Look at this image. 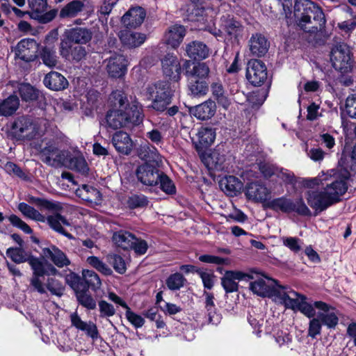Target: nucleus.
Returning a JSON list of instances; mask_svg holds the SVG:
<instances>
[{"instance_id":"1","label":"nucleus","mask_w":356,"mask_h":356,"mask_svg":"<svg viewBox=\"0 0 356 356\" xmlns=\"http://www.w3.org/2000/svg\"><path fill=\"white\" fill-rule=\"evenodd\" d=\"M109 108L102 125L113 130L122 127L131 128L143 122V109L136 100L130 102L122 90H113L108 97Z\"/></svg>"},{"instance_id":"2","label":"nucleus","mask_w":356,"mask_h":356,"mask_svg":"<svg viewBox=\"0 0 356 356\" xmlns=\"http://www.w3.org/2000/svg\"><path fill=\"white\" fill-rule=\"evenodd\" d=\"M245 195L257 202L262 203L264 209H270L276 213L311 217L312 211L302 197L292 199L286 195L270 199V191L259 181H251L245 186Z\"/></svg>"},{"instance_id":"3","label":"nucleus","mask_w":356,"mask_h":356,"mask_svg":"<svg viewBox=\"0 0 356 356\" xmlns=\"http://www.w3.org/2000/svg\"><path fill=\"white\" fill-rule=\"evenodd\" d=\"M293 17L300 30L314 37L325 31L327 20L323 8L312 0H296Z\"/></svg>"},{"instance_id":"4","label":"nucleus","mask_w":356,"mask_h":356,"mask_svg":"<svg viewBox=\"0 0 356 356\" xmlns=\"http://www.w3.org/2000/svg\"><path fill=\"white\" fill-rule=\"evenodd\" d=\"M325 191H307L305 197L308 205L314 210L312 216H317L330 207L341 201V196L348 191V186L341 181L332 180L325 183Z\"/></svg>"},{"instance_id":"5","label":"nucleus","mask_w":356,"mask_h":356,"mask_svg":"<svg viewBox=\"0 0 356 356\" xmlns=\"http://www.w3.org/2000/svg\"><path fill=\"white\" fill-rule=\"evenodd\" d=\"M182 72L186 78L188 90L192 95L202 97L207 95L209 88L211 72L207 62L184 60Z\"/></svg>"},{"instance_id":"6","label":"nucleus","mask_w":356,"mask_h":356,"mask_svg":"<svg viewBox=\"0 0 356 356\" xmlns=\"http://www.w3.org/2000/svg\"><path fill=\"white\" fill-rule=\"evenodd\" d=\"M293 293L297 298H291L286 292L280 295V298L282 304L286 309H290L294 312L298 311L309 318L315 316L316 311L314 308L323 312H329L330 309H334V307L325 302L318 300L311 304L307 302V298L305 295L296 291H293Z\"/></svg>"},{"instance_id":"7","label":"nucleus","mask_w":356,"mask_h":356,"mask_svg":"<svg viewBox=\"0 0 356 356\" xmlns=\"http://www.w3.org/2000/svg\"><path fill=\"white\" fill-rule=\"evenodd\" d=\"M36 124L32 116L17 115L7 124V138L13 143L31 140L35 138Z\"/></svg>"},{"instance_id":"8","label":"nucleus","mask_w":356,"mask_h":356,"mask_svg":"<svg viewBox=\"0 0 356 356\" xmlns=\"http://www.w3.org/2000/svg\"><path fill=\"white\" fill-rule=\"evenodd\" d=\"M356 175V142L353 146L346 144L338 161V169L330 170V178L341 181L348 186L347 181Z\"/></svg>"},{"instance_id":"9","label":"nucleus","mask_w":356,"mask_h":356,"mask_svg":"<svg viewBox=\"0 0 356 356\" xmlns=\"http://www.w3.org/2000/svg\"><path fill=\"white\" fill-rule=\"evenodd\" d=\"M152 100L150 107L157 113L165 112L168 106L172 103L174 96V90L171 82L167 80H159L147 88Z\"/></svg>"},{"instance_id":"10","label":"nucleus","mask_w":356,"mask_h":356,"mask_svg":"<svg viewBox=\"0 0 356 356\" xmlns=\"http://www.w3.org/2000/svg\"><path fill=\"white\" fill-rule=\"evenodd\" d=\"M244 26L241 21L232 15H222L220 18L219 29L214 28L210 33L216 38L238 40L242 37Z\"/></svg>"},{"instance_id":"11","label":"nucleus","mask_w":356,"mask_h":356,"mask_svg":"<svg viewBox=\"0 0 356 356\" xmlns=\"http://www.w3.org/2000/svg\"><path fill=\"white\" fill-rule=\"evenodd\" d=\"M330 60L333 67L341 74L352 72L353 67V54L346 43H339L332 49Z\"/></svg>"},{"instance_id":"12","label":"nucleus","mask_w":356,"mask_h":356,"mask_svg":"<svg viewBox=\"0 0 356 356\" xmlns=\"http://www.w3.org/2000/svg\"><path fill=\"white\" fill-rule=\"evenodd\" d=\"M36 267H33V275L30 280V286L32 291H36L40 294H44L47 291L44 289V284L41 280V277L45 275H55L58 271L49 263H44L38 257L36 259Z\"/></svg>"},{"instance_id":"13","label":"nucleus","mask_w":356,"mask_h":356,"mask_svg":"<svg viewBox=\"0 0 356 356\" xmlns=\"http://www.w3.org/2000/svg\"><path fill=\"white\" fill-rule=\"evenodd\" d=\"M17 92L23 102L36 106L41 111H44L47 105L44 95L29 83H19Z\"/></svg>"},{"instance_id":"14","label":"nucleus","mask_w":356,"mask_h":356,"mask_svg":"<svg viewBox=\"0 0 356 356\" xmlns=\"http://www.w3.org/2000/svg\"><path fill=\"white\" fill-rule=\"evenodd\" d=\"M198 156L208 169L211 177L220 176L216 173L225 172L228 168V165L226 163V156L217 149H214L209 154L207 152H204Z\"/></svg>"},{"instance_id":"15","label":"nucleus","mask_w":356,"mask_h":356,"mask_svg":"<svg viewBox=\"0 0 356 356\" xmlns=\"http://www.w3.org/2000/svg\"><path fill=\"white\" fill-rule=\"evenodd\" d=\"M245 76L254 87L264 85L268 79V71L265 63L259 59H250L247 65Z\"/></svg>"},{"instance_id":"16","label":"nucleus","mask_w":356,"mask_h":356,"mask_svg":"<svg viewBox=\"0 0 356 356\" xmlns=\"http://www.w3.org/2000/svg\"><path fill=\"white\" fill-rule=\"evenodd\" d=\"M162 172L156 163L146 161L137 167L135 173L138 181L142 184L154 186L157 185Z\"/></svg>"},{"instance_id":"17","label":"nucleus","mask_w":356,"mask_h":356,"mask_svg":"<svg viewBox=\"0 0 356 356\" xmlns=\"http://www.w3.org/2000/svg\"><path fill=\"white\" fill-rule=\"evenodd\" d=\"M217 129L213 125L206 124L198 129L197 134V140L193 142V145L197 154L207 152L208 149L213 145L216 137Z\"/></svg>"},{"instance_id":"18","label":"nucleus","mask_w":356,"mask_h":356,"mask_svg":"<svg viewBox=\"0 0 356 356\" xmlns=\"http://www.w3.org/2000/svg\"><path fill=\"white\" fill-rule=\"evenodd\" d=\"M162 70L164 76L169 79L168 81L179 82L181 79L182 65H181L177 56L172 53L166 54L161 59Z\"/></svg>"},{"instance_id":"19","label":"nucleus","mask_w":356,"mask_h":356,"mask_svg":"<svg viewBox=\"0 0 356 356\" xmlns=\"http://www.w3.org/2000/svg\"><path fill=\"white\" fill-rule=\"evenodd\" d=\"M253 276L249 273L240 270H226L224 276L221 277V285L226 293H231L238 291V284L236 281H249Z\"/></svg>"},{"instance_id":"20","label":"nucleus","mask_w":356,"mask_h":356,"mask_svg":"<svg viewBox=\"0 0 356 356\" xmlns=\"http://www.w3.org/2000/svg\"><path fill=\"white\" fill-rule=\"evenodd\" d=\"M60 55L67 60L78 63L86 56V48L70 41H61L59 46Z\"/></svg>"},{"instance_id":"21","label":"nucleus","mask_w":356,"mask_h":356,"mask_svg":"<svg viewBox=\"0 0 356 356\" xmlns=\"http://www.w3.org/2000/svg\"><path fill=\"white\" fill-rule=\"evenodd\" d=\"M128 60L126 56L115 54L109 57L106 65V70L110 77L120 79L127 72Z\"/></svg>"},{"instance_id":"22","label":"nucleus","mask_w":356,"mask_h":356,"mask_svg":"<svg viewBox=\"0 0 356 356\" xmlns=\"http://www.w3.org/2000/svg\"><path fill=\"white\" fill-rule=\"evenodd\" d=\"M37 49L38 44L34 39L24 38L17 43L15 47V56L26 63L32 62L36 58Z\"/></svg>"},{"instance_id":"23","label":"nucleus","mask_w":356,"mask_h":356,"mask_svg":"<svg viewBox=\"0 0 356 356\" xmlns=\"http://www.w3.org/2000/svg\"><path fill=\"white\" fill-rule=\"evenodd\" d=\"M216 103L209 99L202 103L189 108V113L196 119L206 121L211 119L216 113Z\"/></svg>"},{"instance_id":"24","label":"nucleus","mask_w":356,"mask_h":356,"mask_svg":"<svg viewBox=\"0 0 356 356\" xmlns=\"http://www.w3.org/2000/svg\"><path fill=\"white\" fill-rule=\"evenodd\" d=\"M65 38L61 41H70L77 44H85L90 42L92 37V33L86 27L76 26L65 31Z\"/></svg>"},{"instance_id":"25","label":"nucleus","mask_w":356,"mask_h":356,"mask_svg":"<svg viewBox=\"0 0 356 356\" xmlns=\"http://www.w3.org/2000/svg\"><path fill=\"white\" fill-rule=\"evenodd\" d=\"M6 255L15 264L28 262L31 269L36 267L38 257L33 256L31 252H26L22 247H10L6 250Z\"/></svg>"},{"instance_id":"26","label":"nucleus","mask_w":356,"mask_h":356,"mask_svg":"<svg viewBox=\"0 0 356 356\" xmlns=\"http://www.w3.org/2000/svg\"><path fill=\"white\" fill-rule=\"evenodd\" d=\"M48 226L54 232L65 236L68 239H74V236L64 227V226H70V222L65 216L58 211H55L53 214L49 215Z\"/></svg>"},{"instance_id":"27","label":"nucleus","mask_w":356,"mask_h":356,"mask_svg":"<svg viewBox=\"0 0 356 356\" xmlns=\"http://www.w3.org/2000/svg\"><path fill=\"white\" fill-rule=\"evenodd\" d=\"M75 194L83 201L95 205H100L102 202V194L95 186L88 184L80 186L76 191Z\"/></svg>"},{"instance_id":"28","label":"nucleus","mask_w":356,"mask_h":356,"mask_svg":"<svg viewBox=\"0 0 356 356\" xmlns=\"http://www.w3.org/2000/svg\"><path fill=\"white\" fill-rule=\"evenodd\" d=\"M186 56L192 61H199L206 59L209 56V49L204 42L194 40L186 46Z\"/></svg>"},{"instance_id":"29","label":"nucleus","mask_w":356,"mask_h":356,"mask_svg":"<svg viewBox=\"0 0 356 356\" xmlns=\"http://www.w3.org/2000/svg\"><path fill=\"white\" fill-rule=\"evenodd\" d=\"M146 17V10L140 6L131 8L122 17L123 24L129 28H136L142 24Z\"/></svg>"},{"instance_id":"30","label":"nucleus","mask_w":356,"mask_h":356,"mask_svg":"<svg viewBox=\"0 0 356 356\" xmlns=\"http://www.w3.org/2000/svg\"><path fill=\"white\" fill-rule=\"evenodd\" d=\"M112 143L116 151L124 155L131 154L133 148V142L130 136L124 131H116L112 137Z\"/></svg>"},{"instance_id":"31","label":"nucleus","mask_w":356,"mask_h":356,"mask_svg":"<svg viewBox=\"0 0 356 356\" xmlns=\"http://www.w3.org/2000/svg\"><path fill=\"white\" fill-rule=\"evenodd\" d=\"M70 321L72 326L79 330L83 331L86 334L92 338L97 339L99 337V332L95 323L92 321L88 323L81 320L77 312H74L70 315Z\"/></svg>"},{"instance_id":"32","label":"nucleus","mask_w":356,"mask_h":356,"mask_svg":"<svg viewBox=\"0 0 356 356\" xmlns=\"http://www.w3.org/2000/svg\"><path fill=\"white\" fill-rule=\"evenodd\" d=\"M249 44L251 54L257 57L264 56L268 52L270 47L268 39L260 33L252 34Z\"/></svg>"},{"instance_id":"33","label":"nucleus","mask_w":356,"mask_h":356,"mask_svg":"<svg viewBox=\"0 0 356 356\" xmlns=\"http://www.w3.org/2000/svg\"><path fill=\"white\" fill-rule=\"evenodd\" d=\"M42 252L47 258L49 259L58 268H63L71 264L65 253L55 245H51L48 248H43Z\"/></svg>"},{"instance_id":"34","label":"nucleus","mask_w":356,"mask_h":356,"mask_svg":"<svg viewBox=\"0 0 356 356\" xmlns=\"http://www.w3.org/2000/svg\"><path fill=\"white\" fill-rule=\"evenodd\" d=\"M43 83L47 88L54 91L63 90L69 86L66 78L55 71H51L45 75Z\"/></svg>"},{"instance_id":"35","label":"nucleus","mask_w":356,"mask_h":356,"mask_svg":"<svg viewBox=\"0 0 356 356\" xmlns=\"http://www.w3.org/2000/svg\"><path fill=\"white\" fill-rule=\"evenodd\" d=\"M250 289L254 293L263 298L273 296H278L280 294L279 291L275 286L267 284L262 278L250 282Z\"/></svg>"},{"instance_id":"36","label":"nucleus","mask_w":356,"mask_h":356,"mask_svg":"<svg viewBox=\"0 0 356 356\" xmlns=\"http://www.w3.org/2000/svg\"><path fill=\"white\" fill-rule=\"evenodd\" d=\"M185 35L186 29L183 25H173L165 34L166 44L175 49L179 46Z\"/></svg>"},{"instance_id":"37","label":"nucleus","mask_w":356,"mask_h":356,"mask_svg":"<svg viewBox=\"0 0 356 356\" xmlns=\"http://www.w3.org/2000/svg\"><path fill=\"white\" fill-rule=\"evenodd\" d=\"M19 99L15 94L9 95L0 102V115L9 117L13 115L19 108Z\"/></svg>"},{"instance_id":"38","label":"nucleus","mask_w":356,"mask_h":356,"mask_svg":"<svg viewBox=\"0 0 356 356\" xmlns=\"http://www.w3.org/2000/svg\"><path fill=\"white\" fill-rule=\"evenodd\" d=\"M135 234L121 229L118 232H114L112 240L117 246L124 250H129L131 248L133 241L135 240Z\"/></svg>"},{"instance_id":"39","label":"nucleus","mask_w":356,"mask_h":356,"mask_svg":"<svg viewBox=\"0 0 356 356\" xmlns=\"http://www.w3.org/2000/svg\"><path fill=\"white\" fill-rule=\"evenodd\" d=\"M66 281L74 291L76 296L81 293H87L90 289L83 276L82 275V277H81L74 273L69 275L66 278Z\"/></svg>"},{"instance_id":"40","label":"nucleus","mask_w":356,"mask_h":356,"mask_svg":"<svg viewBox=\"0 0 356 356\" xmlns=\"http://www.w3.org/2000/svg\"><path fill=\"white\" fill-rule=\"evenodd\" d=\"M27 201L29 204L35 205L40 210L45 209L49 211H60L62 209L60 202H54L44 198L29 195Z\"/></svg>"},{"instance_id":"41","label":"nucleus","mask_w":356,"mask_h":356,"mask_svg":"<svg viewBox=\"0 0 356 356\" xmlns=\"http://www.w3.org/2000/svg\"><path fill=\"white\" fill-rule=\"evenodd\" d=\"M120 40L124 46L135 48L140 46L146 40V35L141 33L126 31L122 33Z\"/></svg>"},{"instance_id":"42","label":"nucleus","mask_w":356,"mask_h":356,"mask_svg":"<svg viewBox=\"0 0 356 356\" xmlns=\"http://www.w3.org/2000/svg\"><path fill=\"white\" fill-rule=\"evenodd\" d=\"M204 296H205V309L208 313L209 321L213 325H218L220 322L221 316L216 312L214 295L204 291Z\"/></svg>"},{"instance_id":"43","label":"nucleus","mask_w":356,"mask_h":356,"mask_svg":"<svg viewBox=\"0 0 356 356\" xmlns=\"http://www.w3.org/2000/svg\"><path fill=\"white\" fill-rule=\"evenodd\" d=\"M84 7V3L80 0H73L67 3L59 12L60 19L72 18L76 17Z\"/></svg>"},{"instance_id":"44","label":"nucleus","mask_w":356,"mask_h":356,"mask_svg":"<svg viewBox=\"0 0 356 356\" xmlns=\"http://www.w3.org/2000/svg\"><path fill=\"white\" fill-rule=\"evenodd\" d=\"M223 185H225L226 193L232 197L236 195L243 186L241 180L233 175L225 176V179L220 181V186Z\"/></svg>"},{"instance_id":"45","label":"nucleus","mask_w":356,"mask_h":356,"mask_svg":"<svg viewBox=\"0 0 356 356\" xmlns=\"http://www.w3.org/2000/svg\"><path fill=\"white\" fill-rule=\"evenodd\" d=\"M40 57L42 63L49 67L53 68L58 64V58L53 47H43L40 50Z\"/></svg>"},{"instance_id":"46","label":"nucleus","mask_w":356,"mask_h":356,"mask_svg":"<svg viewBox=\"0 0 356 356\" xmlns=\"http://www.w3.org/2000/svg\"><path fill=\"white\" fill-rule=\"evenodd\" d=\"M149 200L143 194H133L127 200V205L129 209H143L147 207Z\"/></svg>"},{"instance_id":"47","label":"nucleus","mask_w":356,"mask_h":356,"mask_svg":"<svg viewBox=\"0 0 356 356\" xmlns=\"http://www.w3.org/2000/svg\"><path fill=\"white\" fill-rule=\"evenodd\" d=\"M186 279L180 273H175L169 275L165 280L168 288L171 291H177L183 287Z\"/></svg>"},{"instance_id":"48","label":"nucleus","mask_w":356,"mask_h":356,"mask_svg":"<svg viewBox=\"0 0 356 356\" xmlns=\"http://www.w3.org/2000/svg\"><path fill=\"white\" fill-rule=\"evenodd\" d=\"M160 184V188L167 195H172L177 193L176 186L172 180L163 172H161L157 185Z\"/></svg>"},{"instance_id":"49","label":"nucleus","mask_w":356,"mask_h":356,"mask_svg":"<svg viewBox=\"0 0 356 356\" xmlns=\"http://www.w3.org/2000/svg\"><path fill=\"white\" fill-rule=\"evenodd\" d=\"M82 275L92 291L96 292L100 289L102 282L99 275L95 271L88 269L83 270Z\"/></svg>"},{"instance_id":"50","label":"nucleus","mask_w":356,"mask_h":356,"mask_svg":"<svg viewBox=\"0 0 356 356\" xmlns=\"http://www.w3.org/2000/svg\"><path fill=\"white\" fill-rule=\"evenodd\" d=\"M44 284V289H47L52 295L60 297L64 293L65 286L61 282L55 278L48 277Z\"/></svg>"},{"instance_id":"51","label":"nucleus","mask_w":356,"mask_h":356,"mask_svg":"<svg viewBox=\"0 0 356 356\" xmlns=\"http://www.w3.org/2000/svg\"><path fill=\"white\" fill-rule=\"evenodd\" d=\"M332 180L330 171H328L326 174L323 172L322 175H318L317 177L303 179L302 185L305 188H312L320 184L324 185L325 183H330Z\"/></svg>"},{"instance_id":"52","label":"nucleus","mask_w":356,"mask_h":356,"mask_svg":"<svg viewBox=\"0 0 356 356\" xmlns=\"http://www.w3.org/2000/svg\"><path fill=\"white\" fill-rule=\"evenodd\" d=\"M87 262L104 275H111L113 273V270L96 256L88 257L87 258Z\"/></svg>"},{"instance_id":"53","label":"nucleus","mask_w":356,"mask_h":356,"mask_svg":"<svg viewBox=\"0 0 356 356\" xmlns=\"http://www.w3.org/2000/svg\"><path fill=\"white\" fill-rule=\"evenodd\" d=\"M318 312V317L321 320V323L326 325L328 328H334L339 323V318L337 314L334 312L327 313Z\"/></svg>"},{"instance_id":"54","label":"nucleus","mask_w":356,"mask_h":356,"mask_svg":"<svg viewBox=\"0 0 356 356\" xmlns=\"http://www.w3.org/2000/svg\"><path fill=\"white\" fill-rule=\"evenodd\" d=\"M99 315L102 318H110L115 314L114 306L104 300L98 302Z\"/></svg>"},{"instance_id":"55","label":"nucleus","mask_w":356,"mask_h":356,"mask_svg":"<svg viewBox=\"0 0 356 356\" xmlns=\"http://www.w3.org/2000/svg\"><path fill=\"white\" fill-rule=\"evenodd\" d=\"M109 262L113 266L114 270L119 274H124L127 270V266L124 259L119 254H113L110 255Z\"/></svg>"},{"instance_id":"56","label":"nucleus","mask_w":356,"mask_h":356,"mask_svg":"<svg viewBox=\"0 0 356 356\" xmlns=\"http://www.w3.org/2000/svg\"><path fill=\"white\" fill-rule=\"evenodd\" d=\"M8 219L10 224L17 227L22 231H23L25 234H31L33 232V230L31 228V227L23 221L19 216L15 214H11L8 216Z\"/></svg>"},{"instance_id":"57","label":"nucleus","mask_w":356,"mask_h":356,"mask_svg":"<svg viewBox=\"0 0 356 356\" xmlns=\"http://www.w3.org/2000/svg\"><path fill=\"white\" fill-rule=\"evenodd\" d=\"M79 304L89 310H92L96 308L97 304L95 300L88 292L86 293H81L76 296Z\"/></svg>"},{"instance_id":"58","label":"nucleus","mask_w":356,"mask_h":356,"mask_svg":"<svg viewBox=\"0 0 356 356\" xmlns=\"http://www.w3.org/2000/svg\"><path fill=\"white\" fill-rule=\"evenodd\" d=\"M127 321L136 328H139L145 324V319L139 314L134 312L129 307L126 309L125 313Z\"/></svg>"},{"instance_id":"59","label":"nucleus","mask_w":356,"mask_h":356,"mask_svg":"<svg viewBox=\"0 0 356 356\" xmlns=\"http://www.w3.org/2000/svg\"><path fill=\"white\" fill-rule=\"evenodd\" d=\"M58 10L52 9L46 13H32L31 17L37 19L41 24H47L51 22L56 16Z\"/></svg>"},{"instance_id":"60","label":"nucleus","mask_w":356,"mask_h":356,"mask_svg":"<svg viewBox=\"0 0 356 356\" xmlns=\"http://www.w3.org/2000/svg\"><path fill=\"white\" fill-rule=\"evenodd\" d=\"M58 151V148L54 144L50 143H47L41 151L42 154L45 156L42 161L49 165L53 166L54 163H51V156L54 155Z\"/></svg>"},{"instance_id":"61","label":"nucleus","mask_w":356,"mask_h":356,"mask_svg":"<svg viewBox=\"0 0 356 356\" xmlns=\"http://www.w3.org/2000/svg\"><path fill=\"white\" fill-rule=\"evenodd\" d=\"M258 168L264 177L267 179L276 175L278 172L277 167L266 162H260L258 164Z\"/></svg>"},{"instance_id":"62","label":"nucleus","mask_w":356,"mask_h":356,"mask_svg":"<svg viewBox=\"0 0 356 356\" xmlns=\"http://www.w3.org/2000/svg\"><path fill=\"white\" fill-rule=\"evenodd\" d=\"M198 259L203 263L214 264L217 265H227L229 262L227 258H222L211 254H202L198 257Z\"/></svg>"},{"instance_id":"63","label":"nucleus","mask_w":356,"mask_h":356,"mask_svg":"<svg viewBox=\"0 0 356 356\" xmlns=\"http://www.w3.org/2000/svg\"><path fill=\"white\" fill-rule=\"evenodd\" d=\"M309 323L308 335L312 338H316L321 332L322 323L319 318L312 317Z\"/></svg>"},{"instance_id":"64","label":"nucleus","mask_w":356,"mask_h":356,"mask_svg":"<svg viewBox=\"0 0 356 356\" xmlns=\"http://www.w3.org/2000/svg\"><path fill=\"white\" fill-rule=\"evenodd\" d=\"M345 111L349 118L356 119V95H351L347 97Z\"/></svg>"}]
</instances>
